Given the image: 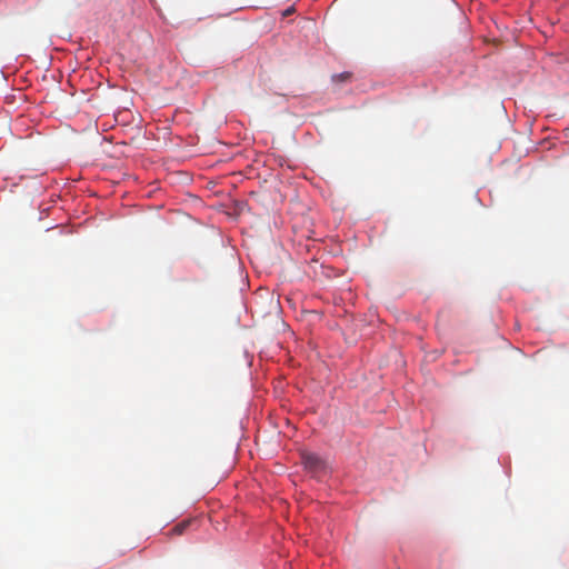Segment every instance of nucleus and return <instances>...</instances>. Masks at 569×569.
Here are the masks:
<instances>
[{
	"instance_id": "nucleus-1",
	"label": "nucleus",
	"mask_w": 569,
	"mask_h": 569,
	"mask_svg": "<svg viewBox=\"0 0 569 569\" xmlns=\"http://www.w3.org/2000/svg\"><path fill=\"white\" fill-rule=\"evenodd\" d=\"M302 463L308 471L313 473H319L326 469L325 461L315 453L302 455Z\"/></svg>"
},
{
	"instance_id": "nucleus-2",
	"label": "nucleus",
	"mask_w": 569,
	"mask_h": 569,
	"mask_svg": "<svg viewBox=\"0 0 569 569\" xmlns=\"http://www.w3.org/2000/svg\"><path fill=\"white\" fill-rule=\"evenodd\" d=\"M189 523H190L189 521H182V522L178 523L177 526H174L173 531L177 535H181V533H183L186 528L189 526Z\"/></svg>"
},
{
	"instance_id": "nucleus-3",
	"label": "nucleus",
	"mask_w": 569,
	"mask_h": 569,
	"mask_svg": "<svg viewBox=\"0 0 569 569\" xmlns=\"http://www.w3.org/2000/svg\"><path fill=\"white\" fill-rule=\"evenodd\" d=\"M295 11L293 7L287 9L284 12H283V16L287 17V16H290L292 12Z\"/></svg>"
}]
</instances>
